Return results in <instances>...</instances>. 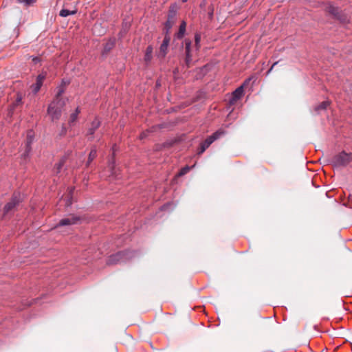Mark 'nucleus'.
Listing matches in <instances>:
<instances>
[{
	"label": "nucleus",
	"instance_id": "a211bd4d",
	"mask_svg": "<svg viewBox=\"0 0 352 352\" xmlns=\"http://www.w3.org/2000/svg\"><path fill=\"white\" fill-rule=\"evenodd\" d=\"M96 148H93L89 155L88 161L87 162V166H89V164L96 158Z\"/></svg>",
	"mask_w": 352,
	"mask_h": 352
},
{
	"label": "nucleus",
	"instance_id": "423d86ee",
	"mask_svg": "<svg viewBox=\"0 0 352 352\" xmlns=\"http://www.w3.org/2000/svg\"><path fill=\"white\" fill-rule=\"evenodd\" d=\"M224 133H225L224 131L219 129V130L217 131L216 132H214L210 136L208 137L205 140V141H204L201 144H203L206 148H208L214 141L219 139Z\"/></svg>",
	"mask_w": 352,
	"mask_h": 352
},
{
	"label": "nucleus",
	"instance_id": "6ab92c4d",
	"mask_svg": "<svg viewBox=\"0 0 352 352\" xmlns=\"http://www.w3.org/2000/svg\"><path fill=\"white\" fill-rule=\"evenodd\" d=\"M174 21H166L164 25V34H169V32L170 29L172 28L173 25H174Z\"/></svg>",
	"mask_w": 352,
	"mask_h": 352
},
{
	"label": "nucleus",
	"instance_id": "c756f323",
	"mask_svg": "<svg viewBox=\"0 0 352 352\" xmlns=\"http://www.w3.org/2000/svg\"><path fill=\"white\" fill-rule=\"evenodd\" d=\"M71 204H72V201H71V200H70V199H68V200L67 201V202H66V205H67V206H70Z\"/></svg>",
	"mask_w": 352,
	"mask_h": 352
},
{
	"label": "nucleus",
	"instance_id": "ddd939ff",
	"mask_svg": "<svg viewBox=\"0 0 352 352\" xmlns=\"http://www.w3.org/2000/svg\"><path fill=\"white\" fill-rule=\"evenodd\" d=\"M177 6L176 3H173L170 6V9L168 14V21H173L174 23H175L176 20V15H177Z\"/></svg>",
	"mask_w": 352,
	"mask_h": 352
},
{
	"label": "nucleus",
	"instance_id": "7ed1b4c3",
	"mask_svg": "<svg viewBox=\"0 0 352 352\" xmlns=\"http://www.w3.org/2000/svg\"><path fill=\"white\" fill-rule=\"evenodd\" d=\"M22 201V195L19 192H14L11 200L5 206L3 214L6 215L14 210Z\"/></svg>",
	"mask_w": 352,
	"mask_h": 352
},
{
	"label": "nucleus",
	"instance_id": "412c9836",
	"mask_svg": "<svg viewBox=\"0 0 352 352\" xmlns=\"http://www.w3.org/2000/svg\"><path fill=\"white\" fill-rule=\"evenodd\" d=\"M190 170V167H189L188 166H186L185 167L182 168L180 170V171L177 174V176L182 177V176L186 175L187 173H188Z\"/></svg>",
	"mask_w": 352,
	"mask_h": 352
},
{
	"label": "nucleus",
	"instance_id": "1a4fd4ad",
	"mask_svg": "<svg viewBox=\"0 0 352 352\" xmlns=\"http://www.w3.org/2000/svg\"><path fill=\"white\" fill-rule=\"evenodd\" d=\"M244 85H242L239 87H238L233 93L231 99L230 100V104H234L238 100H239L244 94L243 90Z\"/></svg>",
	"mask_w": 352,
	"mask_h": 352
},
{
	"label": "nucleus",
	"instance_id": "4468645a",
	"mask_svg": "<svg viewBox=\"0 0 352 352\" xmlns=\"http://www.w3.org/2000/svg\"><path fill=\"white\" fill-rule=\"evenodd\" d=\"M100 122L98 118H95L91 122L90 128L88 129V135H93L95 131L100 126Z\"/></svg>",
	"mask_w": 352,
	"mask_h": 352
},
{
	"label": "nucleus",
	"instance_id": "b1692460",
	"mask_svg": "<svg viewBox=\"0 0 352 352\" xmlns=\"http://www.w3.org/2000/svg\"><path fill=\"white\" fill-rule=\"evenodd\" d=\"M151 52H152V47H148L147 49H146V55H145L146 60H150Z\"/></svg>",
	"mask_w": 352,
	"mask_h": 352
},
{
	"label": "nucleus",
	"instance_id": "2f4dec72",
	"mask_svg": "<svg viewBox=\"0 0 352 352\" xmlns=\"http://www.w3.org/2000/svg\"><path fill=\"white\" fill-rule=\"evenodd\" d=\"M24 2L25 3V4H26L27 6H30L32 1H24Z\"/></svg>",
	"mask_w": 352,
	"mask_h": 352
},
{
	"label": "nucleus",
	"instance_id": "c9c22d12",
	"mask_svg": "<svg viewBox=\"0 0 352 352\" xmlns=\"http://www.w3.org/2000/svg\"><path fill=\"white\" fill-rule=\"evenodd\" d=\"M248 81H250V79H248L245 81V83H247Z\"/></svg>",
	"mask_w": 352,
	"mask_h": 352
},
{
	"label": "nucleus",
	"instance_id": "9b49d317",
	"mask_svg": "<svg viewBox=\"0 0 352 352\" xmlns=\"http://www.w3.org/2000/svg\"><path fill=\"white\" fill-rule=\"evenodd\" d=\"M45 78V74H41L37 76L36 83L31 86L32 91L34 94H36L40 90Z\"/></svg>",
	"mask_w": 352,
	"mask_h": 352
},
{
	"label": "nucleus",
	"instance_id": "7c9ffc66",
	"mask_svg": "<svg viewBox=\"0 0 352 352\" xmlns=\"http://www.w3.org/2000/svg\"><path fill=\"white\" fill-rule=\"evenodd\" d=\"M146 136V133H142L141 135H140V138L141 139H143L144 138H145Z\"/></svg>",
	"mask_w": 352,
	"mask_h": 352
},
{
	"label": "nucleus",
	"instance_id": "6e6552de",
	"mask_svg": "<svg viewBox=\"0 0 352 352\" xmlns=\"http://www.w3.org/2000/svg\"><path fill=\"white\" fill-rule=\"evenodd\" d=\"M170 41V37L169 34H166L163 40V42L161 44V46L160 47L159 54L162 58H164L167 54L168 47Z\"/></svg>",
	"mask_w": 352,
	"mask_h": 352
},
{
	"label": "nucleus",
	"instance_id": "39448f33",
	"mask_svg": "<svg viewBox=\"0 0 352 352\" xmlns=\"http://www.w3.org/2000/svg\"><path fill=\"white\" fill-rule=\"evenodd\" d=\"M80 219L79 217L70 214L67 217L61 219L57 226H65L77 224L80 221Z\"/></svg>",
	"mask_w": 352,
	"mask_h": 352
},
{
	"label": "nucleus",
	"instance_id": "f257e3e1",
	"mask_svg": "<svg viewBox=\"0 0 352 352\" xmlns=\"http://www.w3.org/2000/svg\"><path fill=\"white\" fill-rule=\"evenodd\" d=\"M64 91V87L63 85L59 87L56 98L48 107L47 113L51 117L52 120H58L61 116L62 108L65 105V102L60 96Z\"/></svg>",
	"mask_w": 352,
	"mask_h": 352
},
{
	"label": "nucleus",
	"instance_id": "a878e982",
	"mask_svg": "<svg viewBox=\"0 0 352 352\" xmlns=\"http://www.w3.org/2000/svg\"><path fill=\"white\" fill-rule=\"evenodd\" d=\"M206 150V148L203 144H201L199 151H198V154L199 155L202 154Z\"/></svg>",
	"mask_w": 352,
	"mask_h": 352
},
{
	"label": "nucleus",
	"instance_id": "473e14b6",
	"mask_svg": "<svg viewBox=\"0 0 352 352\" xmlns=\"http://www.w3.org/2000/svg\"><path fill=\"white\" fill-rule=\"evenodd\" d=\"M73 190H74V188H71L70 190H69V195H71L72 193L73 192Z\"/></svg>",
	"mask_w": 352,
	"mask_h": 352
},
{
	"label": "nucleus",
	"instance_id": "e433bc0d",
	"mask_svg": "<svg viewBox=\"0 0 352 352\" xmlns=\"http://www.w3.org/2000/svg\"><path fill=\"white\" fill-rule=\"evenodd\" d=\"M248 81H250V79H248L245 81V83H247Z\"/></svg>",
	"mask_w": 352,
	"mask_h": 352
},
{
	"label": "nucleus",
	"instance_id": "f704fd0d",
	"mask_svg": "<svg viewBox=\"0 0 352 352\" xmlns=\"http://www.w3.org/2000/svg\"><path fill=\"white\" fill-rule=\"evenodd\" d=\"M248 81H250V79H248L245 81V83H247Z\"/></svg>",
	"mask_w": 352,
	"mask_h": 352
},
{
	"label": "nucleus",
	"instance_id": "9d476101",
	"mask_svg": "<svg viewBox=\"0 0 352 352\" xmlns=\"http://www.w3.org/2000/svg\"><path fill=\"white\" fill-rule=\"evenodd\" d=\"M190 46L191 41L189 40H185V52H186V58H185V63L188 67L190 66L192 62V56L190 54Z\"/></svg>",
	"mask_w": 352,
	"mask_h": 352
},
{
	"label": "nucleus",
	"instance_id": "cd10ccee",
	"mask_svg": "<svg viewBox=\"0 0 352 352\" xmlns=\"http://www.w3.org/2000/svg\"><path fill=\"white\" fill-rule=\"evenodd\" d=\"M277 63H278V61H277V62H275V63H274L271 66V67L270 68V69L267 71V74H270V73L273 70L274 67L276 65H277Z\"/></svg>",
	"mask_w": 352,
	"mask_h": 352
},
{
	"label": "nucleus",
	"instance_id": "aec40b11",
	"mask_svg": "<svg viewBox=\"0 0 352 352\" xmlns=\"http://www.w3.org/2000/svg\"><path fill=\"white\" fill-rule=\"evenodd\" d=\"M80 113V110L78 108H77L74 113H72L69 118V124H72L76 122L77 120L78 115Z\"/></svg>",
	"mask_w": 352,
	"mask_h": 352
},
{
	"label": "nucleus",
	"instance_id": "bb28decb",
	"mask_svg": "<svg viewBox=\"0 0 352 352\" xmlns=\"http://www.w3.org/2000/svg\"><path fill=\"white\" fill-rule=\"evenodd\" d=\"M206 150V148L203 144H201L199 151H198V154L199 155L202 154Z\"/></svg>",
	"mask_w": 352,
	"mask_h": 352
},
{
	"label": "nucleus",
	"instance_id": "2eb2a0df",
	"mask_svg": "<svg viewBox=\"0 0 352 352\" xmlns=\"http://www.w3.org/2000/svg\"><path fill=\"white\" fill-rule=\"evenodd\" d=\"M77 12V9L74 8L73 10H69L67 8H63L59 13V15L63 17H66L69 15L74 14Z\"/></svg>",
	"mask_w": 352,
	"mask_h": 352
},
{
	"label": "nucleus",
	"instance_id": "c85d7f7f",
	"mask_svg": "<svg viewBox=\"0 0 352 352\" xmlns=\"http://www.w3.org/2000/svg\"><path fill=\"white\" fill-rule=\"evenodd\" d=\"M66 134V128L63 126L61 130L60 135H65Z\"/></svg>",
	"mask_w": 352,
	"mask_h": 352
},
{
	"label": "nucleus",
	"instance_id": "72a5a7b5",
	"mask_svg": "<svg viewBox=\"0 0 352 352\" xmlns=\"http://www.w3.org/2000/svg\"><path fill=\"white\" fill-rule=\"evenodd\" d=\"M21 98H18L17 100H16V102H21Z\"/></svg>",
	"mask_w": 352,
	"mask_h": 352
},
{
	"label": "nucleus",
	"instance_id": "4be33fe9",
	"mask_svg": "<svg viewBox=\"0 0 352 352\" xmlns=\"http://www.w3.org/2000/svg\"><path fill=\"white\" fill-rule=\"evenodd\" d=\"M200 41H201V35L199 34H196L195 36V46L197 50H199L200 47Z\"/></svg>",
	"mask_w": 352,
	"mask_h": 352
},
{
	"label": "nucleus",
	"instance_id": "4c0bfd02",
	"mask_svg": "<svg viewBox=\"0 0 352 352\" xmlns=\"http://www.w3.org/2000/svg\"><path fill=\"white\" fill-rule=\"evenodd\" d=\"M248 81H250V79H248L245 81V83H247Z\"/></svg>",
	"mask_w": 352,
	"mask_h": 352
},
{
	"label": "nucleus",
	"instance_id": "393cba45",
	"mask_svg": "<svg viewBox=\"0 0 352 352\" xmlns=\"http://www.w3.org/2000/svg\"><path fill=\"white\" fill-rule=\"evenodd\" d=\"M65 163V160H61L58 164H56V169H57V173H59L60 169L62 168L63 164Z\"/></svg>",
	"mask_w": 352,
	"mask_h": 352
},
{
	"label": "nucleus",
	"instance_id": "f3484780",
	"mask_svg": "<svg viewBox=\"0 0 352 352\" xmlns=\"http://www.w3.org/2000/svg\"><path fill=\"white\" fill-rule=\"evenodd\" d=\"M329 105V101H323L320 104L317 105L315 107V111L319 113L322 110H325L327 107Z\"/></svg>",
	"mask_w": 352,
	"mask_h": 352
},
{
	"label": "nucleus",
	"instance_id": "5701e85b",
	"mask_svg": "<svg viewBox=\"0 0 352 352\" xmlns=\"http://www.w3.org/2000/svg\"><path fill=\"white\" fill-rule=\"evenodd\" d=\"M113 45H114L113 42L107 43L104 46V51L105 52L110 51L112 49V47H113Z\"/></svg>",
	"mask_w": 352,
	"mask_h": 352
},
{
	"label": "nucleus",
	"instance_id": "f8f14e48",
	"mask_svg": "<svg viewBox=\"0 0 352 352\" xmlns=\"http://www.w3.org/2000/svg\"><path fill=\"white\" fill-rule=\"evenodd\" d=\"M34 140V133L32 131H29L27 133L26 142H25V151L24 153V157L28 155L31 151V144Z\"/></svg>",
	"mask_w": 352,
	"mask_h": 352
},
{
	"label": "nucleus",
	"instance_id": "f03ea898",
	"mask_svg": "<svg viewBox=\"0 0 352 352\" xmlns=\"http://www.w3.org/2000/svg\"><path fill=\"white\" fill-rule=\"evenodd\" d=\"M352 160V153L342 151L335 155L331 160L333 166L340 167L347 166Z\"/></svg>",
	"mask_w": 352,
	"mask_h": 352
},
{
	"label": "nucleus",
	"instance_id": "20e7f679",
	"mask_svg": "<svg viewBox=\"0 0 352 352\" xmlns=\"http://www.w3.org/2000/svg\"><path fill=\"white\" fill-rule=\"evenodd\" d=\"M327 12L329 14L332 15L334 18L338 19L342 22H344L346 21L345 15L337 7L329 6V7L327 8Z\"/></svg>",
	"mask_w": 352,
	"mask_h": 352
},
{
	"label": "nucleus",
	"instance_id": "0eeeda50",
	"mask_svg": "<svg viewBox=\"0 0 352 352\" xmlns=\"http://www.w3.org/2000/svg\"><path fill=\"white\" fill-rule=\"evenodd\" d=\"M124 252H118L113 255H111L109 256V258L107 260V264L108 265H114L117 264L120 262L124 261Z\"/></svg>",
	"mask_w": 352,
	"mask_h": 352
},
{
	"label": "nucleus",
	"instance_id": "dca6fc26",
	"mask_svg": "<svg viewBox=\"0 0 352 352\" xmlns=\"http://www.w3.org/2000/svg\"><path fill=\"white\" fill-rule=\"evenodd\" d=\"M186 22L182 21L179 26V31L177 33V37L178 38H182L184 36V33L186 32Z\"/></svg>",
	"mask_w": 352,
	"mask_h": 352
}]
</instances>
